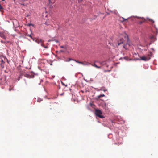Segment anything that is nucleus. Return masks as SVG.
Instances as JSON below:
<instances>
[{
    "label": "nucleus",
    "instance_id": "nucleus-19",
    "mask_svg": "<svg viewBox=\"0 0 158 158\" xmlns=\"http://www.w3.org/2000/svg\"><path fill=\"white\" fill-rule=\"evenodd\" d=\"M123 43V41H121L120 42H118V45H119L121 44H122Z\"/></svg>",
    "mask_w": 158,
    "mask_h": 158
},
{
    "label": "nucleus",
    "instance_id": "nucleus-22",
    "mask_svg": "<svg viewBox=\"0 0 158 158\" xmlns=\"http://www.w3.org/2000/svg\"><path fill=\"white\" fill-rule=\"evenodd\" d=\"M43 47L45 48H48V47L47 46H44Z\"/></svg>",
    "mask_w": 158,
    "mask_h": 158
},
{
    "label": "nucleus",
    "instance_id": "nucleus-15",
    "mask_svg": "<svg viewBox=\"0 0 158 158\" xmlns=\"http://www.w3.org/2000/svg\"><path fill=\"white\" fill-rule=\"evenodd\" d=\"M27 26H34V25L32 24H31V23H28L27 24Z\"/></svg>",
    "mask_w": 158,
    "mask_h": 158
},
{
    "label": "nucleus",
    "instance_id": "nucleus-18",
    "mask_svg": "<svg viewBox=\"0 0 158 158\" xmlns=\"http://www.w3.org/2000/svg\"><path fill=\"white\" fill-rule=\"evenodd\" d=\"M85 63H86V62H82V63H81V64H82V65H86V64H85Z\"/></svg>",
    "mask_w": 158,
    "mask_h": 158
},
{
    "label": "nucleus",
    "instance_id": "nucleus-34",
    "mask_svg": "<svg viewBox=\"0 0 158 158\" xmlns=\"http://www.w3.org/2000/svg\"><path fill=\"white\" fill-rule=\"evenodd\" d=\"M50 110H51L52 109V108H50Z\"/></svg>",
    "mask_w": 158,
    "mask_h": 158
},
{
    "label": "nucleus",
    "instance_id": "nucleus-10",
    "mask_svg": "<svg viewBox=\"0 0 158 158\" xmlns=\"http://www.w3.org/2000/svg\"><path fill=\"white\" fill-rule=\"evenodd\" d=\"M73 61H75L76 62H77V63H79L80 64H81V63H82V62L79 61H78L77 60H73Z\"/></svg>",
    "mask_w": 158,
    "mask_h": 158
},
{
    "label": "nucleus",
    "instance_id": "nucleus-4",
    "mask_svg": "<svg viewBox=\"0 0 158 158\" xmlns=\"http://www.w3.org/2000/svg\"><path fill=\"white\" fill-rule=\"evenodd\" d=\"M99 63L100 65V66H97L95 63H94V64L93 65V66H94L96 68L99 69L101 68L102 66L106 64V62L105 61L102 62L101 63L99 62Z\"/></svg>",
    "mask_w": 158,
    "mask_h": 158
},
{
    "label": "nucleus",
    "instance_id": "nucleus-26",
    "mask_svg": "<svg viewBox=\"0 0 158 158\" xmlns=\"http://www.w3.org/2000/svg\"><path fill=\"white\" fill-rule=\"evenodd\" d=\"M40 101H41V100H39V99H38V102H40Z\"/></svg>",
    "mask_w": 158,
    "mask_h": 158
},
{
    "label": "nucleus",
    "instance_id": "nucleus-3",
    "mask_svg": "<svg viewBox=\"0 0 158 158\" xmlns=\"http://www.w3.org/2000/svg\"><path fill=\"white\" fill-rule=\"evenodd\" d=\"M151 54V52H150L146 56H144L141 57V60L144 61L149 60L150 59V56Z\"/></svg>",
    "mask_w": 158,
    "mask_h": 158
},
{
    "label": "nucleus",
    "instance_id": "nucleus-27",
    "mask_svg": "<svg viewBox=\"0 0 158 158\" xmlns=\"http://www.w3.org/2000/svg\"><path fill=\"white\" fill-rule=\"evenodd\" d=\"M40 101H41V100H39V99H38V102H40Z\"/></svg>",
    "mask_w": 158,
    "mask_h": 158
},
{
    "label": "nucleus",
    "instance_id": "nucleus-2",
    "mask_svg": "<svg viewBox=\"0 0 158 158\" xmlns=\"http://www.w3.org/2000/svg\"><path fill=\"white\" fill-rule=\"evenodd\" d=\"M95 113L96 116L100 118H104V116L102 115V111L98 109H95Z\"/></svg>",
    "mask_w": 158,
    "mask_h": 158
},
{
    "label": "nucleus",
    "instance_id": "nucleus-21",
    "mask_svg": "<svg viewBox=\"0 0 158 158\" xmlns=\"http://www.w3.org/2000/svg\"><path fill=\"white\" fill-rule=\"evenodd\" d=\"M3 9L2 7L1 6V5L0 4V10Z\"/></svg>",
    "mask_w": 158,
    "mask_h": 158
},
{
    "label": "nucleus",
    "instance_id": "nucleus-25",
    "mask_svg": "<svg viewBox=\"0 0 158 158\" xmlns=\"http://www.w3.org/2000/svg\"><path fill=\"white\" fill-rule=\"evenodd\" d=\"M40 101H41V100H39V99H38V102H40Z\"/></svg>",
    "mask_w": 158,
    "mask_h": 158
},
{
    "label": "nucleus",
    "instance_id": "nucleus-6",
    "mask_svg": "<svg viewBox=\"0 0 158 158\" xmlns=\"http://www.w3.org/2000/svg\"><path fill=\"white\" fill-rule=\"evenodd\" d=\"M0 36L1 37H2V38H3V39H6V37H5L4 35L2 33L0 32Z\"/></svg>",
    "mask_w": 158,
    "mask_h": 158
},
{
    "label": "nucleus",
    "instance_id": "nucleus-5",
    "mask_svg": "<svg viewBox=\"0 0 158 158\" xmlns=\"http://www.w3.org/2000/svg\"><path fill=\"white\" fill-rule=\"evenodd\" d=\"M32 35H33V34H28L27 33H26L25 35L30 37L33 41H34L35 39H36V38L35 37H33Z\"/></svg>",
    "mask_w": 158,
    "mask_h": 158
},
{
    "label": "nucleus",
    "instance_id": "nucleus-20",
    "mask_svg": "<svg viewBox=\"0 0 158 158\" xmlns=\"http://www.w3.org/2000/svg\"><path fill=\"white\" fill-rule=\"evenodd\" d=\"M52 40V41H55L56 43H58L59 42V41L58 40Z\"/></svg>",
    "mask_w": 158,
    "mask_h": 158
},
{
    "label": "nucleus",
    "instance_id": "nucleus-12",
    "mask_svg": "<svg viewBox=\"0 0 158 158\" xmlns=\"http://www.w3.org/2000/svg\"><path fill=\"white\" fill-rule=\"evenodd\" d=\"M148 19L152 23H154V21L152 19H149L148 18Z\"/></svg>",
    "mask_w": 158,
    "mask_h": 158
},
{
    "label": "nucleus",
    "instance_id": "nucleus-9",
    "mask_svg": "<svg viewBox=\"0 0 158 158\" xmlns=\"http://www.w3.org/2000/svg\"><path fill=\"white\" fill-rule=\"evenodd\" d=\"M104 96H105V95L104 94H103L102 95H100L98 96H97V97H98V98H100L102 97H104Z\"/></svg>",
    "mask_w": 158,
    "mask_h": 158
},
{
    "label": "nucleus",
    "instance_id": "nucleus-23",
    "mask_svg": "<svg viewBox=\"0 0 158 158\" xmlns=\"http://www.w3.org/2000/svg\"><path fill=\"white\" fill-rule=\"evenodd\" d=\"M60 51L61 52H64V51H63V50H61Z\"/></svg>",
    "mask_w": 158,
    "mask_h": 158
},
{
    "label": "nucleus",
    "instance_id": "nucleus-11",
    "mask_svg": "<svg viewBox=\"0 0 158 158\" xmlns=\"http://www.w3.org/2000/svg\"><path fill=\"white\" fill-rule=\"evenodd\" d=\"M142 21H140L139 22V23L141 24L142 23L144 22L145 21V19L144 18H142Z\"/></svg>",
    "mask_w": 158,
    "mask_h": 158
},
{
    "label": "nucleus",
    "instance_id": "nucleus-8",
    "mask_svg": "<svg viewBox=\"0 0 158 158\" xmlns=\"http://www.w3.org/2000/svg\"><path fill=\"white\" fill-rule=\"evenodd\" d=\"M40 40H41V39L39 40V39H36H36H35V40H34V41H35L36 42V43H39L40 42Z\"/></svg>",
    "mask_w": 158,
    "mask_h": 158
},
{
    "label": "nucleus",
    "instance_id": "nucleus-17",
    "mask_svg": "<svg viewBox=\"0 0 158 158\" xmlns=\"http://www.w3.org/2000/svg\"><path fill=\"white\" fill-rule=\"evenodd\" d=\"M0 56L1 57L0 59L1 60L2 63V64L3 63H4V62L3 61V59H2L1 56Z\"/></svg>",
    "mask_w": 158,
    "mask_h": 158
},
{
    "label": "nucleus",
    "instance_id": "nucleus-16",
    "mask_svg": "<svg viewBox=\"0 0 158 158\" xmlns=\"http://www.w3.org/2000/svg\"><path fill=\"white\" fill-rule=\"evenodd\" d=\"M74 60L71 59V58H69L68 60H67L66 61L67 62H69L70 60Z\"/></svg>",
    "mask_w": 158,
    "mask_h": 158
},
{
    "label": "nucleus",
    "instance_id": "nucleus-24",
    "mask_svg": "<svg viewBox=\"0 0 158 158\" xmlns=\"http://www.w3.org/2000/svg\"><path fill=\"white\" fill-rule=\"evenodd\" d=\"M52 41V40H48V42H50V41Z\"/></svg>",
    "mask_w": 158,
    "mask_h": 158
},
{
    "label": "nucleus",
    "instance_id": "nucleus-29",
    "mask_svg": "<svg viewBox=\"0 0 158 158\" xmlns=\"http://www.w3.org/2000/svg\"><path fill=\"white\" fill-rule=\"evenodd\" d=\"M11 89H10H10H9V90L10 91H11Z\"/></svg>",
    "mask_w": 158,
    "mask_h": 158
},
{
    "label": "nucleus",
    "instance_id": "nucleus-7",
    "mask_svg": "<svg viewBox=\"0 0 158 158\" xmlns=\"http://www.w3.org/2000/svg\"><path fill=\"white\" fill-rule=\"evenodd\" d=\"M40 42H41V46L42 47H44V41L43 40H40Z\"/></svg>",
    "mask_w": 158,
    "mask_h": 158
},
{
    "label": "nucleus",
    "instance_id": "nucleus-13",
    "mask_svg": "<svg viewBox=\"0 0 158 158\" xmlns=\"http://www.w3.org/2000/svg\"><path fill=\"white\" fill-rule=\"evenodd\" d=\"M60 47L61 48H64V49H67V47H66V46H60Z\"/></svg>",
    "mask_w": 158,
    "mask_h": 158
},
{
    "label": "nucleus",
    "instance_id": "nucleus-30",
    "mask_svg": "<svg viewBox=\"0 0 158 158\" xmlns=\"http://www.w3.org/2000/svg\"><path fill=\"white\" fill-rule=\"evenodd\" d=\"M39 44H41V42H40L39 43H38Z\"/></svg>",
    "mask_w": 158,
    "mask_h": 158
},
{
    "label": "nucleus",
    "instance_id": "nucleus-32",
    "mask_svg": "<svg viewBox=\"0 0 158 158\" xmlns=\"http://www.w3.org/2000/svg\"><path fill=\"white\" fill-rule=\"evenodd\" d=\"M1 42L2 43H3V42H2V40L1 41Z\"/></svg>",
    "mask_w": 158,
    "mask_h": 158
},
{
    "label": "nucleus",
    "instance_id": "nucleus-31",
    "mask_svg": "<svg viewBox=\"0 0 158 158\" xmlns=\"http://www.w3.org/2000/svg\"><path fill=\"white\" fill-rule=\"evenodd\" d=\"M63 94H60V95H63Z\"/></svg>",
    "mask_w": 158,
    "mask_h": 158
},
{
    "label": "nucleus",
    "instance_id": "nucleus-1",
    "mask_svg": "<svg viewBox=\"0 0 158 158\" xmlns=\"http://www.w3.org/2000/svg\"><path fill=\"white\" fill-rule=\"evenodd\" d=\"M124 37L125 39V40L127 41V43L126 44H124L123 45V47L127 50L128 49V48L127 47V46L128 45V47L130 46V44L129 40L128 37V35L126 34H125L124 35Z\"/></svg>",
    "mask_w": 158,
    "mask_h": 158
},
{
    "label": "nucleus",
    "instance_id": "nucleus-14",
    "mask_svg": "<svg viewBox=\"0 0 158 158\" xmlns=\"http://www.w3.org/2000/svg\"><path fill=\"white\" fill-rule=\"evenodd\" d=\"M122 19H123V20L122 21V22H124L125 21H127V19H125V18H124L123 17H122Z\"/></svg>",
    "mask_w": 158,
    "mask_h": 158
},
{
    "label": "nucleus",
    "instance_id": "nucleus-33",
    "mask_svg": "<svg viewBox=\"0 0 158 158\" xmlns=\"http://www.w3.org/2000/svg\"><path fill=\"white\" fill-rule=\"evenodd\" d=\"M49 0V2H50V0Z\"/></svg>",
    "mask_w": 158,
    "mask_h": 158
},
{
    "label": "nucleus",
    "instance_id": "nucleus-28",
    "mask_svg": "<svg viewBox=\"0 0 158 158\" xmlns=\"http://www.w3.org/2000/svg\"><path fill=\"white\" fill-rule=\"evenodd\" d=\"M40 101H41V100H39V99H38V102H40Z\"/></svg>",
    "mask_w": 158,
    "mask_h": 158
}]
</instances>
